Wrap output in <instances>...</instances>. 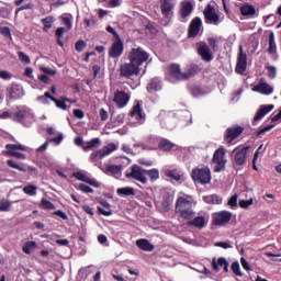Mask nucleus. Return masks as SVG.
<instances>
[{
	"instance_id": "nucleus-13",
	"label": "nucleus",
	"mask_w": 281,
	"mask_h": 281,
	"mask_svg": "<svg viewBox=\"0 0 281 281\" xmlns=\"http://www.w3.org/2000/svg\"><path fill=\"white\" fill-rule=\"evenodd\" d=\"M232 221V212L222 211L213 214V225H227Z\"/></svg>"
},
{
	"instance_id": "nucleus-64",
	"label": "nucleus",
	"mask_w": 281,
	"mask_h": 281,
	"mask_svg": "<svg viewBox=\"0 0 281 281\" xmlns=\"http://www.w3.org/2000/svg\"><path fill=\"white\" fill-rule=\"evenodd\" d=\"M63 139H64L63 134H58L57 137L50 138L49 142L58 146L59 144H61Z\"/></svg>"
},
{
	"instance_id": "nucleus-59",
	"label": "nucleus",
	"mask_w": 281,
	"mask_h": 281,
	"mask_svg": "<svg viewBox=\"0 0 281 281\" xmlns=\"http://www.w3.org/2000/svg\"><path fill=\"white\" fill-rule=\"evenodd\" d=\"M100 120L101 122H106L109 120V112L104 110L103 108L99 111Z\"/></svg>"
},
{
	"instance_id": "nucleus-4",
	"label": "nucleus",
	"mask_w": 281,
	"mask_h": 281,
	"mask_svg": "<svg viewBox=\"0 0 281 281\" xmlns=\"http://www.w3.org/2000/svg\"><path fill=\"white\" fill-rule=\"evenodd\" d=\"M148 58H150V54L142 47L132 48L127 55L130 63L136 65L139 69H142V65H144V63L148 61Z\"/></svg>"
},
{
	"instance_id": "nucleus-46",
	"label": "nucleus",
	"mask_w": 281,
	"mask_h": 281,
	"mask_svg": "<svg viewBox=\"0 0 281 281\" xmlns=\"http://www.w3.org/2000/svg\"><path fill=\"white\" fill-rule=\"evenodd\" d=\"M12 207V203L5 199L0 200V212H8Z\"/></svg>"
},
{
	"instance_id": "nucleus-40",
	"label": "nucleus",
	"mask_w": 281,
	"mask_h": 281,
	"mask_svg": "<svg viewBox=\"0 0 281 281\" xmlns=\"http://www.w3.org/2000/svg\"><path fill=\"white\" fill-rule=\"evenodd\" d=\"M145 175L149 176L150 181H157L159 179V169H145Z\"/></svg>"
},
{
	"instance_id": "nucleus-6",
	"label": "nucleus",
	"mask_w": 281,
	"mask_h": 281,
	"mask_svg": "<svg viewBox=\"0 0 281 281\" xmlns=\"http://www.w3.org/2000/svg\"><path fill=\"white\" fill-rule=\"evenodd\" d=\"M125 177L126 179H134L135 181H139V183H143L144 186L148 183V179L146 178V169L137 165H133L131 167V172H127Z\"/></svg>"
},
{
	"instance_id": "nucleus-2",
	"label": "nucleus",
	"mask_w": 281,
	"mask_h": 281,
	"mask_svg": "<svg viewBox=\"0 0 281 281\" xmlns=\"http://www.w3.org/2000/svg\"><path fill=\"white\" fill-rule=\"evenodd\" d=\"M176 214H179L183 221H192L194 218V209H192V201L179 196L176 201Z\"/></svg>"
},
{
	"instance_id": "nucleus-20",
	"label": "nucleus",
	"mask_w": 281,
	"mask_h": 281,
	"mask_svg": "<svg viewBox=\"0 0 281 281\" xmlns=\"http://www.w3.org/2000/svg\"><path fill=\"white\" fill-rule=\"evenodd\" d=\"M272 109H274L273 104L260 105L252 121L254 126H256V123L260 122V120H262L267 113H271Z\"/></svg>"
},
{
	"instance_id": "nucleus-62",
	"label": "nucleus",
	"mask_w": 281,
	"mask_h": 281,
	"mask_svg": "<svg viewBox=\"0 0 281 281\" xmlns=\"http://www.w3.org/2000/svg\"><path fill=\"white\" fill-rule=\"evenodd\" d=\"M38 80L44 85H52V79L47 75H40Z\"/></svg>"
},
{
	"instance_id": "nucleus-58",
	"label": "nucleus",
	"mask_w": 281,
	"mask_h": 281,
	"mask_svg": "<svg viewBox=\"0 0 281 281\" xmlns=\"http://www.w3.org/2000/svg\"><path fill=\"white\" fill-rule=\"evenodd\" d=\"M138 164L140 166H146L147 168H150V166H153V160H150L148 158H139Z\"/></svg>"
},
{
	"instance_id": "nucleus-55",
	"label": "nucleus",
	"mask_w": 281,
	"mask_h": 281,
	"mask_svg": "<svg viewBox=\"0 0 281 281\" xmlns=\"http://www.w3.org/2000/svg\"><path fill=\"white\" fill-rule=\"evenodd\" d=\"M228 205L231 207H238V194H234L231 196V199L228 200Z\"/></svg>"
},
{
	"instance_id": "nucleus-23",
	"label": "nucleus",
	"mask_w": 281,
	"mask_h": 281,
	"mask_svg": "<svg viewBox=\"0 0 281 281\" xmlns=\"http://www.w3.org/2000/svg\"><path fill=\"white\" fill-rule=\"evenodd\" d=\"M23 97V90L19 85H12L10 88H8V99L9 100H21Z\"/></svg>"
},
{
	"instance_id": "nucleus-27",
	"label": "nucleus",
	"mask_w": 281,
	"mask_h": 281,
	"mask_svg": "<svg viewBox=\"0 0 281 281\" xmlns=\"http://www.w3.org/2000/svg\"><path fill=\"white\" fill-rule=\"evenodd\" d=\"M158 148L164 153H170L173 148H177V145L168 138H162L158 143Z\"/></svg>"
},
{
	"instance_id": "nucleus-57",
	"label": "nucleus",
	"mask_w": 281,
	"mask_h": 281,
	"mask_svg": "<svg viewBox=\"0 0 281 281\" xmlns=\"http://www.w3.org/2000/svg\"><path fill=\"white\" fill-rule=\"evenodd\" d=\"M83 23L86 24V27H91V25H98V19L95 16H92L90 20L85 19Z\"/></svg>"
},
{
	"instance_id": "nucleus-7",
	"label": "nucleus",
	"mask_w": 281,
	"mask_h": 281,
	"mask_svg": "<svg viewBox=\"0 0 281 281\" xmlns=\"http://www.w3.org/2000/svg\"><path fill=\"white\" fill-rule=\"evenodd\" d=\"M245 133V127L239 126V125H233L231 127H227L226 131L224 132V142L226 144H232L234 139H238L239 136Z\"/></svg>"
},
{
	"instance_id": "nucleus-38",
	"label": "nucleus",
	"mask_w": 281,
	"mask_h": 281,
	"mask_svg": "<svg viewBox=\"0 0 281 281\" xmlns=\"http://www.w3.org/2000/svg\"><path fill=\"white\" fill-rule=\"evenodd\" d=\"M53 102L55 103L57 109H61V111H67V103L65 97H61L59 99L55 98L53 99Z\"/></svg>"
},
{
	"instance_id": "nucleus-8",
	"label": "nucleus",
	"mask_w": 281,
	"mask_h": 281,
	"mask_svg": "<svg viewBox=\"0 0 281 281\" xmlns=\"http://www.w3.org/2000/svg\"><path fill=\"white\" fill-rule=\"evenodd\" d=\"M139 74H142V68H138L133 61L123 64L120 69L122 78H132V76H139Z\"/></svg>"
},
{
	"instance_id": "nucleus-56",
	"label": "nucleus",
	"mask_w": 281,
	"mask_h": 281,
	"mask_svg": "<svg viewBox=\"0 0 281 281\" xmlns=\"http://www.w3.org/2000/svg\"><path fill=\"white\" fill-rule=\"evenodd\" d=\"M249 205H254L252 199L239 201V207H241L243 210H247V207H249Z\"/></svg>"
},
{
	"instance_id": "nucleus-32",
	"label": "nucleus",
	"mask_w": 281,
	"mask_h": 281,
	"mask_svg": "<svg viewBox=\"0 0 281 281\" xmlns=\"http://www.w3.org/2000/svg\"><path fill=\"white\" fill-rule=\"evenodd\" d=\"M278 53V45L276 44V35L273 32L269 35V47H268V54L270 56H273V54Z\"/></svg>"
},
{
	"instance_id": "nucleus-15",
	"label": "nucleus",
	"mask_w": 281,
	"mask_h": 281,
	"mask_svg": "<svg viewBox=\"0 0 281 281\" xmlns=\"http://www.w3.org/2000/svg\"><path fill=\"white\" fill-rule=\"evenodd\" d=\"M198 54L204 63H212V60H214V55L212 54L210 46L205 43L198 46Z\"/></svg>"
},
{
	"instance_id": "nucleus-60",
	"label": "nucleus",
	"mask_w": 281,
	"mask_h": 281,
	"mask_svg": "<svg viewBox=\"0 0 281 281\" xmlns=\"http://www.w3.org/2000/svg\"><path fill=\"white\" fill-rule=\"evenodd\" d=\"M266 69L268 70V77L269 78H276V76H277L276 67L267 66Z\"/></svg>"
},
{
	"instance_id": "nucleus-3",
	"label": "nucleus",
	"mask_w": 281,
	"mask_h": 281,
	"mask_svg": "<svg viewBox=\"0 0 281 281\" xmlns=\"http://www.w3.org/2000/svg\"><path fill=\"white\" fill-rule=\"evenodd\" d=\"M191 178L194 183H201V186H207L212 181V170L210 167L202 166L192 169Z\"/></svg>"
},
{
	"instance_id": "nucleus-51",
	"label": "nucleus",
	"mask_w": 281,
	"mask_h": 281,
	"mask_svg": "<svg viewBox=\"0 0 281 281\" xmlns=\"http://www.w3.org/2000/svg\"><path fill=\"white\" fill-rule=\"evenodd\" d=\"M231 269L233 273H235V276H243V273L240 272V263H238V261H234L231 266Z\"/></svg>"
},
{
	"instance_id": "nucleus-36",
	"label": "nucleus",
	"mask_w": 281,
	"mask_h": 281,
	"mask_svg": "<svg viewBox=\"0 0 281 281\" xmlns=\"http://www.w3.org/2000/svg\"><path fill=\"white\" fill-rule=\"evenodd\" d=\"M54 16L48 15L44 19H42V23H43V30L45 32H49V30H52V25H54Z\"/></svg>"
},
{
	"instance_id": "nucleus-9",
	"label": "nucleus",
	"mask_w": 281,
	"mask_h": 281,
	"mask_svg": "<svg viewBox=\"0 0 281 281\" xmlns=\"http://www.w3.org/2000/svg\"><path fill=\"white\" fill-rule=\"evenodd\" d=\"M205 23L218 25L221 23V15L216 12V8L212 4H207L203 11Z\"/></svg>"
},
{
	"instance_id": "nucleus-47",
	"label": "nucleus",
	"mask_w": 281,
	"mask_h": 281,
	"mask_svg": "<svg viewBox=\"0 0 281 281\" xmlns=\"http://www.w3.org/2000/svg\"><path fill=\"white\" fill-rule=\"evenodd\" d=\"M18 56H19V60L21 63H24V65H30V63H32V60L30 59V56H27L25 53L23 52H18Z\"/></svg>"
},
{
	"instance_id": "nucleus-43",
	"label": "nucleus",
	"mask_w": 281,
	"mask_h": 281,
	"mask_svg": "<svg viewBox=\"0 0 281 281\" xmlns=\"http://www.w3.org/2000/svg\"><path fill=\"white\" fill-rule=\"evenodd\" d=\"M36 190L37 188L34 184H29L23 188L24 194H27L29 196H34L36 194Z\"/></svg>"
},
{
	"instance_id": "nucleus-1",
	"label": "nucleus",
	"mask_w": 281,
	"mask_h": 281,
	"mask_svg": "<svg viewBox=\"0 0 281 281\" xmlns=\"http://www.w3.org/2000/svg\"><path fill=\"white\" fill-rule=\"evenodd\" d=\"M167 71L173 80L181 82L183 80H190V78H194L196 74H199V66L190 65L184 71H181V66L179 64H171L168 66Z\"/></svg>"
},
{
	"instance_id": "nucleus-53",
	"label": "nucleus",
	"mask_w": 281,
	"mask_h": 281,
	"mask_svg": "<svg viewBox=\"0 0 281 281\" xmlns=\"http://www.w3.org/2000/svg\"><path fill=\"white\" fill-rule=\"evenodd\" d=\"M100 144V138H93L90 142L87 143V146L83 147L85 150H90V148H95Z\"/></svg>"
},
{
	"instance_id": "nucleus-29",
	"label": "nucleus",
	"mask_w": 281,
	"mask_h": 281,
	"mask_svg": "<svg viewBox=\"0 0 281 281\" xmlns=\"http://www.w3.org/2000/svg\"><path fill=\"white\" fill-rule=\"evenodd\" d=\"M240 14L241 16H256V7L245 3L240 7Z\"/></svg>"
},
{
	"instance_id": "nucleus-48",
	"label": "nucleus",
	"mask_w": 281,
	"mask_h": 281,
	"mask_svg": "<svg viewBox=\"0 0 281 281\" xmlns=\"http://www.w3.org/2000/svg\"><path fill=\"white\" fill-rule=\"evenodd\" d=\"M170 203H172V198H170V195H165L161 205L167 212L170 210Z\"/></svg>"
},
{
	"instance_id": "nucleus-11",
	"label": "nucleus",
	"mask_w": 281,
	"mask_h": 281,
	"mask_svg": "<svg viewBox=\"0 0 281 281\" xmlns=\"http://www.w3.org/2000/svg\"><path fill=\"white\" fill-rule=\"evenodd\" d=\"M113 102L116 104L119 109H124L128 102H131V93L124 90H116L114 92Z\"/></svg>"
},
{
	"instance_id": "nucleus-39",
	"label": "nucleus",
	"mask_w": 281,
	"mask_h": 281,
	"mask_svg": "<svg viewBox=\"0 0 281 281\" xmlns=\"http://www.w3.org/2000/svg\"><path fill=\"white\" fill-rule=\"evenodd\" d=\"M56 97H53L49 92H45L44 95H40L37 98L38 102H42V104H49V101L47 100H50L52 102H54Z\"/></svg>"
},
{
	"instance_id": "nucleus-44",
	"label": "nucleus",
	"mask_w": 281,
	"mask_h": 281,
	"mask_svg": "<svg viewBox=\"0 0 281 281\" xmlns=\"http://www.w3.org/2000/svg\"><path fill=\"white\" fill-rule=\"evenodd\" d=\"M7 166H9V168H13L14 170H19L20 172H26L25 167L14 162V160H7Z\"/></svg>"
},
{
	"instance_id": "nucleus-45",
	"label": "nucleus",
	"mask_w": 281,
	"mask_h": 281,
	"mask_svg": "<svg viewBox=\"0 0 281 281\" xmlns=\"http://www.w3.org/2000/svg\"><path fill=\"white\" fill-rule=\"evenodd\" d=\"M41 205H42L43 210H56V205H54V203H52V201H49L45 198L42 199Z\"/></svg>"
},
{
	"instance_id": "nucleus-5",
	"label": "nucleus",
	"mask_w": 281,
	"mask_h": 281,
	"mask_svg": "<svg viewBox=\"0 0 281 281\" xmlns=\"http://www.w3.org/2000/svg\"><path fill=\"white\" fill-rule=\"evenodd\" d=\"M212 162L215 165L214 172H223V170H225L227 159L225 158L224 147H220L214 151Z\"/></svg>"
},
{
	"instance_id": "nucleus-10",
	"label": "nucleus",
	"mask_w": 281,
	"mask_h": 281,
	"mask_svg": "<svg viewBox=\"0 0 281 281\" xmlns=\"http://www.w3.org/2000/svg\"><path fill=\"white\" fill-rule=\"evenodd\" d=\"M159 3L164 19H172L175 16V0H159Z\"/></svg>"
},
{
	"instance_id": "nucleus-49",
	"label": "nucleus",
	"mask_w": 281,
	"mask_h": 281,
	"mask_svg": "<svg viewBox=\"0 0 281 281\" xmlns=\"http://www.w3.org/2000/svg\"><path fill=\"white\" fill-rule=\"evenodd\" d=\"M25 117H27V112L20 110L18 112H15V122H23V120H25Z\"/></svg>"
},
{
	"instance_id": "nucleus-54",
	"label": "nucleus",
	"mask_w": 281,
	"mask_h": 281,
	"mask_svg": "<svg viewBox=\"0 0 281 281\" xmlns=\"http://www.w3.org/2000/svg\"><path fill=\"white\" fill-rule=\"evenodd\" d=\"M78 190H80L81 192H83L85 194H92L93 190L91 189V187L85 184V183H80L78 187Z\"/></svg>"
},
{
	"instance_id": "nucleus-12",
	"label": "nucleus",
	"mask_w": 281,
	"mask_h": 281,
	"mask_svg": "<svg viewBox=\"0 0 281 281\" xmlns=\"http://www.w3.org/2000/svg\"><path fill=\"white\" fill-rule=\"evenodd\" d=\"M124 54V42H122V38L114 40L110 50H109V57L110 58H120Z\"/></svg>"
},
{
	"instance_id": "nucleus-28",
	"label": "nucleus",
	"mask_w": 281,
	"mask_h": 281,
	"mask_svg": "<svg viewBox=\"0 0 281 281\" xmlns=\"http://www.w3.org/2000/svg\"><path fill=\"white\" fill-rule=\"evenodd\" d=\"M148 93H156V91H161V80L155 77L153 78L149 83L147 85Z\"/></svg>"
},
{
	"instance_id": "nucleus-37",
	"label": "nucleus",
	"mask_w": 281,
	"mask_h": 281,
	"mask_svg": "<svg viewBox=\"0 0 281 281\" xmlns=\"http://www.w3.org/2000/svg\"><path fill=\"white\" fill-rule=\"evenodd\" d=\"M36 247H38V244H36V241H26L22 247V251L30 255L32 254V249H36Z\"/></svg>"
},
{
	"instance_id": "nucleus-50",
	"label": "nucleus",
	"mask_w": 281,
	"mask_h": 281,
	"mask_svg": "<svg viewBox=\"0 0 281 281\" xmlns=\"http://www.w3.org/2000/svg\"><path fill=\"white\" fill-rule=\"evenodd\" d=\"M85 47H87V42L83 40H79L78 42H76L75 44V49L76 52H83Z\"/></svg>"
},
{
	"instance_id": "nucleus-41",
	"label": "nucleus",
	"mask_w": 281,
	"mask_h": 281,
	"mask_svg": "<svg viewBox=\"0 0 281 281\" xmlns=\"http://www.w3.org/2000/svg\"><path fill=\"white\" fill-rule=\"evenodd\" d=\"M165 175H166V177H169V179H173V181H181V175H179L177 170L168 169L165 172Z\"/></svg>"
},
{
	"instance_id": "nucleus-16",
	"label": "nucleus",
	"mask_w": 281,
	"mask_h": 281,
	"mask_svg": "<svg viewBox=\"0 0 281 281\" xmlns=\"http://www.w3.org/2000/svg\"><path fill=\"white\" fill-rule=\"evenodd\" d=\"M235 156H234V164L235 166H244L247 161V154L249 153V147H243L239 150L234 149Z\"/></svg>"
},
{
	"instance_id": "nucleus-24",
	"label": "nucleus",
	"mask_w": 281,
	"mask_h": 281,
	"mask_svg": "<svg viewBox=\"0 0 281 281\" xmlns=\"http://www.w3.org/2000/svg\"><path fill=\"white\" fill-rule=\"evenodd\" d=\"M19 150H27V148L21 144H7L4 155L12 157L15 153H19Z\"/></svg>"
},
{
	"instance_id": "nucleus-61",
	"label": "nucleus",
	"mask_w": 281,
	"mask_h": 281,
	"mask_svg": "<svg viewBox=\"0 0 281 281\" xmlns=\"http://www.w3.org/2000/svg\"><path fill=\"white\" fill-rule=\"evenodd\" d=\"M276 125H268L263 128H261L258 133H257V137H260V135H265V133H269V131H271L272 128H274Z\"/></svg>"
},
{
	"instance_id": "nucleus-42",
	"label": "nucleus",
	"mask_w": 281,
	"mask_h": 281,
	"mask_svg": "<svg viewBox=\"0 0 281 281\" xmlns=\"http://www.w3.org/2000/svg\"><path fill=\"white\" fill-rule=\"evenodd\" d=\"M61 22H63V25H66V30H71V27H74V24L71 23V15H61Z\"/></svg>"
},
{
	"instance_id": "nucleus-34",
	"label": "nucleus",
	"mask_w": 281,
	"mask_h": 281,
	"mask_svg": "<svg viewBox=\"0 0 281 281\" xmlns=\"http://www.w3.org/2000/svg\"><path fill=\"white\" fill-rule=\"evenodd\" d=\"M116 194H119V196H133L135 195V189L131 187L120 188L116 190Z\"/></svg>"
},
{
	"instance_id": "nucleus-17",
	"label": "nucleus",
	"mask_w": 281,
	"mask_h": 281,
	"mask_svg": "<svg viewBox=\"0 0 281 281\" xmlns=\"http://www.w3.org/2000/svg\"><path fill=\"white\" fill-rule=\"evenodd\" d=\"M201 25H203V21L199 16L191 21L188 32L189 38H196V36H199V33L201 32Z\"/></svg>"
},
{
	"instance_id": "nucleus-33",
	"label": "nucleus",
	"mask_w": 281,
	"mask_h": 281,
	"mask_svg": "<svg viewBox=\"0 0 281 281\" xmlns=\"http://www.w3.org/2000/svg\"><path fill=\"white\" fill-rule=\"evenodd\" d=\"M66 32H69L67 29L65 27H58L56 31H55V36L57 38V45H59V47H65V43L63 42V38L66 34Z\"/></svg>"
},
{
	"instance_id": "nucleus-63",
	"label": "nucleus",
	"mask_w": 281,
	"mask_h": 281,
	"mask_svg": "<svg viewBox=\"0 0 281 281\" xmlns=\"http://www.w3.org/2000/svg\"><path fill=\"white\" fill-rule=\"evenodd\" d=\"M72 113L77 120H82L85 117V112L80 109H75Z\"/></svg>"
},
{
	"instance_id": "nucleus-26",
	"label": "nucleus",
	"mask_w": 281,
	"mask_h": 281,
	"mask_svg": "<svg viewBox=\"0 0 281 281\" xmlns=\"http://www.w3.org/2000/svg\"><path fill=\"white\" fill-rule=\"evenodd\" d=\"M192 10H194V5H192L191 1L182 2L180 8L181 19H188L192 14Z\"/></svg>"
},
{
	"instance_id": "nucleus-19",
	"label": "nucleus",
	"mask_w": 281,
	"mask_h": 281,
	"mask_svg": "<svg viewBox=\"0 0 281 281\" xmlns=\"http://www.w3.org/2000/svg\"><path fill=\"white\" fill-rule=\"evenodd\" d=\"M72 177L77 179V181H83V183H88L89 186H92L93 188H100V182L95 181L94 179L89 178L87 173L83 171H77L72 173Z\"/></svg>"
},
{
	"instance_id": "nucleus-52",
	"label": "nucleus",
	"mask_w": 281,
	"mask_h": 281,
	"mask_svg": "<svg viewBox=\"0 0 281 281\" xmlns=\"http://www.w3.org/2000/svg\"><path fill=\"white\" fill-rule=\"evenodd\" d=\"M0 34H2V36H5V38H12V31L10 30V26L0 27Z\"/></svg>"
},
{
	"instance_id": "nucleus-22",
	"label": "nucleus",
	"mask_w": 281,
	"mask_h": 281,
	"mask_svg": "<svg viewBox=\"0 0 281 281\" xmlns=\"http://www.w3.org/2000/svg\"><path fill=\"white\" fill-rule=\"evenodd\" d=\"M130 115L132 117H135L137 122H140V124H144L146 122V114H144V110L142 109V104L137 103L133 106Z\"/></svg>"
},
{
	"instance_id": "nucleus-21",
	"label": "nucleus",
	"mask_w": 281,
	"mask_h": 281,
	"mask_svg": "<svg viewBox=\"0 0 281 281\" xmlns=\"http://www.w3.org/2000/svg\"><path fill=\"white\" fill-rule=\"evenodd\" d=\"M254 91L262 93L263 95H271V93H273V87L267 83L265 79H260L259 83L254 88Z\"/></svg>"
},
{
	"instance_id": "nucleus-35",
	"label": "nucleus",
	"mask_w": 281,
	"mask_h": 281,
	"mask_svg": "<svg viewBox=\"0 0 281 281\" xmlns=\"http://www.w3.org/2000/svg\"><path fill=\"white\" fill-rule=\"evenodd\" d=\"M227 259H225L224 257H220L216 261V258H213L212 260V268L213 271H215L216 273H218L220 268L218 267H223L224 265H226Z\"/></svg>"
},
{
	"instance_id": "nucleus-31",
	"label": "nucleus",
	"mask_w": 281,
	"mask_h": 281,
	"mask_svg": "<svg viewBox=\"0 0 281 281\" xmlns=\"http://www.w3.org/2000/svg\"><path fill=\"white\" fill-rule=\"evenodd\" d=\"M136 246L138 247V249H142L143 251H154L155 250V246L153 244H150V241L148 239H138L136 241Z\"/></svg>"
},
{
	"instance_id": "nucleus-25",
	"label": "nucleus",
	"mask_w": 281,
	"mask_h": 281,
	"mask_svg": "<svg viewBox=\"0 0 281 281\" xmlns=\"http://www.w3.org/2000/svg\"><path fill=\"white\" fill-rule=\"evenodd\" d=\"M122 170H124L122 165H108L104 173L109 177H120V175H122Z\"/></svg>"
},
{
	"instance_id": "nucleus-30",
	"label": "nucleus",
	"mask_w": 281,
	"mask_h": 281,
	"mask_svg": "<svg viewBox=\"0 0 281 281\" xmlns=\"http://www.w3.org/2000/svg\"><path fill=\"white\" fill-rule=\"evenodd\" d=\"M187 225L189 227H196L198 229H203V227H205V217L204 216L194 217L192 221L187 222Z\"/></svg>"
},
{
	"instance_id": "nucleus-18",
	"label": "nucleus",
	"mask_w": 281,
	"mask_h": 281,
	"mask_svg": "<svg viewBox=\"0 0 281 281\" xmlns=\"http://www.w3.org/2000/svg\"><path fill=\"white\" fill-rule=\"evenodd\" d=\"M114 150H117V146H115V144L111 143L108 146H104L102 149L97 150L92 155V159H102L103 157L111 155V153H114Z\"/></svg>"
},
{
	"instance_id": "nucleus-14",
	"label": "nucleus",
	"mask_w": 281,
	"mask_h": 281,
	"mask_svg": "<svg viewBox=\"0 0 281 281\" xmlns=\"http://www.w3.org/2000/svg\"><path fill=\"white\" fill-rule=\"evenodd\" d=\"M235 71L237 74H245V71H247V53L243 52V45L239 46Z\"/></svg>"
}]
</instances>
